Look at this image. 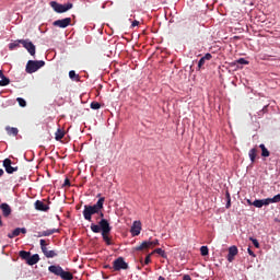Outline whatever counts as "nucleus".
<instances>
[{"mask_svg":"<svg viewBox=\"0 0 280 280\" xmlns=\"http://www.w3.org/2000/svg\"><path fill=\"white\" fill-rule=\"evenodd\" d=\"M0 209L2 210V215L4 218H9V215L12 214V208H10V205L8 203L0 205Z\"/></svg>","mask_w":280,"mask_h":280,"instance_id":"nucleus-15","label":"nucleus"},{"mask_svg":"<svg viewBox=\"0 0 280 280\" xmlns=\"http://www.w3.org/2000/svg\"><path fill=\"white\" fill-rule=\"evenodd\" d=\"M261 200H262V207H268V205H272L271 198L261 199Z\"/></svg>","mask_w":280,"mask_h":280,"instance_id":"nucleus-35","label":"nucleus"},{"mask_svg":"<svg viewBox=\"0 0 280 280\" xmlns=\"http://www.w3.org/2000/svg\"><path fill=\"white\" fill-rule=\"evenodd\" d=\"M237 253H240L237 246L233 245L229 247V254L226 259L230 264H233V261H235V256L237 255Z\"/></svg>","mask_w":280,"mask_h":280,"instance_id":"nucleus-10","label":"nucleus"},{"mask_svg":"<svg viewBox=\"0 0 280 280\" xmlns=\"http://www.w3.org/2000/svg\"><path fill=\"white\" fill-rule=\"evenodd\" d=\"M104 197H101L96 203L93 206L85 205L83 209V218L88 222H93V215H97L100 213L98 209H104Z\"/></svg>","mask_w":280,"mask_h":280,"instance_id":"nucleus-2","label":"nucleus"},{"mask_svg":"<svg viewBox=\"0 0 280 280\" xmlns=\"http://www.w3.org/2000/svg\"><path fill=\"white\" fill-rule=\"evenodd\" d=\"M237 65H249L248 60L244 59V58H240L238 60H236Z\"/></svg>","mask_w":280,"mask_h":280,"instance_id":"nucleus-38","label":"nucleus"},{"mask_svg":"<svg viewBox=\"0 0 280 280\" xmlns=\"http://www.w3.org/2000/svg\"><path fill=\"white\" fill-rule=\"evenodd\" d=\"M259 148L261 150V156L264 158L270 156V151L266 149V144H259Z\"/></svg>","mask_w":280,"mask_h":280,"instance_id":"nucleus-26","label":"nucleus"},{"mask_svg":"<svg viewBox=\"0 0 280 280\" xmlns=\"http://www.w3.org/2000/svg\"><path fill=\"white\" fill-rule=\"evenodd\" d=\"M63 187H71V182L69 180V178L65 179Z\"/></svg>","mask_w":280,"mask_h":280,"instance_id":"nucleus-42","label":"nucleus"},{"mask_svg":"<svg viewBox=\"0 0 280 280\" xmlns=\"http://www.w3.org/2000/svg\"><path fill=\"white\" fill-rule=\"evenodd\" d=\"M200 253L202 257H207V255H209V247L207 246H201L200 247Z\"/></svg>","mask_w":280,"mask_h":280,"instance_id":"nucleus-32","label":"nucleus"},{"mask_svg":"<svg viewBox=\"0 0 280 280\" xmlns=\"http://www.w3.org/2000/svg\"><path fill=\"white\" fill-rule=\"evenodd\" d=\"M31 255H32V253L25 252V250H21L19 253V256L21 257V259H24V261H26V262L28 261Z\"/></svg>","mask_w":280,"mask_h":280,"instance_id":"nucleus-24","label":"nucleus"},{"mask_svg":"<svg viewBox=\"0 0 280 280\" xmlns=\"http://www.w3.org/2000/svg\"><path fill=\"white\" fill-rule=\"evenodd\" d=\"M54 27H60L61 30H65L71 25V18H65L62 20H56L52 22Z\"/></svg>","mask_w":280,"mask_h":280,"instance_id":"nucleus-7","label":"nucleus"},{"mask_svg":"<svg viewBox=\"0 0 280 280\" xmlns=\"http://www.w3.org/2000/svg\"><path fill=\"white\" fill-rule=\"evenodd\" d=\"M16 102L19 103V106H21L22 108H25L27 106V102H25V100L22 97H18Z\"/></svg>","mask_w":280,"mask_h":280,"instance_id":"nucleus-30","label":"nucleus"},{"mask_svg":"<svg viewBox=\"0 0 280 280\" xmlns=\"http://www.w3.org/2000/svg\"><path fill=\"white\" fill-rule=\"evenodd\" d=\"M50 8L57 12V14H63V12H69L73 8V3L69 2L66 4H60L57 1L50 2Z\"/></svg>","mask_w":280,"mask_h":280,"instance_id":"nucleus-4","label":"nucleus"},{"mask_svg":"<svg viewBox=\"0 0 280 280\" xmlns=\"http://www.w3.org/2000/svg\"><path fill=\"white\" fill-rule=\"evenodd\" d=\"M152 248V243L150 241H144L140 245L135 247V250H148Z\"/></svg>","mask_w":280,"mask_h":280,"instance_id":"nucleus-16","label":"nucleus"},{"mask_svg":"<svg viewBox=\"0 0 280 280\" xmlns=\"http://www.w3.org/2000/svg\"><path fill=\"white\" fill-rule=\"evenodd\" d=\"M21 45L25 50L28 51L32 56H36V46L30 39H20Z\"/></svg>","mask_w":280,"mask_h":280,"instance_id":"nucleus-6","label":"nucleus"},{"mask_svg":"<svg viewBox=\"0 0 280 280\" xmlns=\"http://www.w3.org/2000/svg\"><path fill=\"white\" fill-rule=\"evenodd\" d=\"M38 261H40V256L38 254H34L33 256L31 255L28 257V260L26 261V264L28 266H36V264H38Z\"/></svg>","mask_w":280,"mask_h":280,"instance_id":"nucleus-17","label":"nucleus"},{"mask_svg":"<svg viewBox=\"0 0 280 280\" xmlns=\"http://www.w3.org/2000/svg\"><path fill=\"white\" fill-rule=\"evenodd\" d=\"M104 208H98V212H96L95 220H104V212L102 211Z\"/></svg>","mask_w":280,"mask_h":280,"instance_id":"nucleus-34","label":"nucleus"},{"mask_svg":"<svg viewBox=\"0 0 280 280\" xmlns=\"http://www.w3.org/2000/svg\"><path fill=\"white\" fill-rule=\"evenodd\" d=\"M229 200H231V197H229V198L226 199V202H229Z\"/></svg>","mask_w":280,"mask_h":280,"instance_id":"nucleus-51","label":"nucleus"},{"mask_svg":"<svg viewBox=\"0 0 280 280\" xmlns=\"http://www.w3.org/2000/svg\"><path fill=\"white\" fill-rule=\"evenodd\" d=\"M152 255H154V253H151V254H149L147 257H145V259H144V264H145V266H148V264H150L151 261H152Z\"/></svg>","mask_w":280,"mask_h":280,"instance_id":"nucleus-37","label":"nucleus"},{"mask_svg":"<svg viewBox=\"0 0 280 280\" xmlns=\"http://www.w3.org/2000/svg\"><path fill=\"white\" fill-rule=\"evenodd\" d=\"M39 245H40L42 253H43L44 250L47 249V246L49 245V243H47V241H45V240L42 238V240L39 241Z\"/></svg>","mask_w":280,"mask_h":280,"instance_id":"nucleus-31","label":"nucleus"},{"mask_svg":"<svg viewBox=\"0 0 280 280\" xmlns=\"http://www.w3.org/2000/svg\"><path fill=\"white\" fill-rule=\"evenodd\" d=\"M225 198H231V192H229V190L225 191Z\"/></svg>","mask_w":280,"mask_h":280,"instance_id":"nucleus-46","label":"nucleus"},{"mask_svg":"<svg viewBox=\"0 0 280 280\" xmlns=\"http://www.w3.org/2000/svg\"><path fill=\"white\" fill-rule=\"evenodd\" d=\"M4 172H3V168H0V178L1 176H3Z\"/></svg>","mask_w":280,"mask_h":280,"instance_id":"nucleus-48","label":"nucleus"},{"mask_svg":"<svg viewBox=\"0 0 280 280\" xmlns=\"http://www.w3.org/2000/svg\"><path fill=\"white\" fill-rule=\"evenodd\" d=\"M130 267L128 262L124 259V257H118L113 261V270L115 272H119V270H128Z\"/></svg>","mask_w":280,"mask_h":280,"instance_id":"nucleus-5","label":"nucleus"},{"mask_svg":"<svg viewBox=\"0 0 280 280\" xmlns=\"http://www.w3.org/2000/svg\"><path fill=\"white\" fill-rule=\"evenodd\" d=\"M153 254L156 253V255H160L161 257H163L164 259L167 257V255L165 254V250H163L162 248H156L152 252Z\"/></svg>","mask_w":280,"mask_h":280,"instance_id":"nucleus-29","label":"nucleus"},{"mask_svg":"<svg viewBox=\"0 0 280 280\" xmlns=\"http://www.w3.org/2000/svg\"><path fill=\"white\" fill-rule=\"evenodd\" d=\"M151 248H154V246H159V240L150 241Z\"/></svg>","mask_w":280,"mask_h":280,"instance_id":"nucleus-41","label":"nucleus"},{"mask_svg":"<svg viewBox=\"0 0 280 280\" xmlns=\"http://www.w3.org/2000/svg\"><path fill=\"white\" fill-rule=\"evenodd\" d=\"M5 131L9 135V137H16L19 135V129L16 127H5Z\"/></svg>","mask_w":280,"mask_h":280,"instance_id":"nucleus-19","label":"nucleus"},{"mask_svg":"<svg viewBox=\"0 0 280 280\" xmlns=\"http://www.w3.org/2000/svg\"><path fill=\"white\" fill-rule=\"evenodd\" d=\"M130 233L132 237L141 234V221H135L131 225Z\"/></svg>","mask_w":280,"mask_h":280,"instance_id":"nucleus-9","label":"nucleus"},{"mask_svg":"<svg viewBox=\"0 0 280 280\" xmlns=\"http://www.w3.org/2000/svg\"><path fill=\"white\" fill-rule=\"evenodd\" d=\"M60 230L52 229V230H46L42 232H37L34 237H49L50 235H54V233H58Z\"/></svg>","mask_w":280,"mask_h":280,"instance_id":"nucleus-12","label":"nucleus"},{"mask_svg":"<svg viewBox=\"0 0 280 280\" xmlns=\"http://www.w3.org/2000/svg\"><path fill=\"white\" fill-rule=\"evenodd\" d=\"M35 209H36V211H47L49 209V206L45 205V202H43L40 200H36Z\"/></svg>","mask_w":280,"mask_h":280,"instance_id":"nucleus-18","label":"nucleus"},{"mask_svg":"<svg viewBox=\"0 0 280 280\" xmlns=\"http://www.w3.org/2000/svg\"><path fill=\"white\" fill-rule=\"evenodd\" d=\"M249 240L254 244L255 248H259V241H257V238L249 237Z\"/></svg>","mask_w":280,"mask_h":280,"instance_id":"nucleus-40","label":"nucleus"},{"mask_svg":"<svg viewBox=\"0 0 280 280\" xmlns=\"http://www.w3.org/2000/svg\"><path fill=\"white\" fill-rule=\"evenodd\" d=\"M20 45H21V39L15 40V42L9 44V49L12 51V50L16 49V47H20Z\"/></svg>","mask_w":280,"mask_h":280,"instance_id":"nucleus-28","label":"nucleus"},{"mask_svg":"<svg viewBox=\"0 0 280 280\" xmlns=\"http://www.w3.org/2000/svg\"><path fill=\"white\" fill-rule=\"evenodd\" d=\"M211 58H213V56L210 52H207L203 57H201L198 62V71H200V69H205V63L207 60H211Z\"/></svg>","mask_w":280,"mask_h":280,"instance_id":"nucleus-13","label":"nucleus"},{"mask_svg":"<svg viewBox=\"0 0 280 280\" xmlns=\"http://www.w3.org/2000/svg\"><path fill=\"white\" fill-rule=\"evenodd\" d=\"M49 272H52V275H56L57 277H61L65 269L60 266L52 265L48 267Z\"/></svg>","mask_w":280,"mask_h":280,"instance_id":"nucleus-14","label":"nucleus"},{"mask_svg":"<svg viewBox=\"0 0 280 280\" xmlns=\"http://www.w3.org/2000/svg\"><path fill=\"white\" fill-rule=\"evenodd\" d=\"M43 253H44L45 257H47V259L58 257V253H56V250H49L46 248V250H44Z\"/></svg>","mask_w":280,"mask_h":280,"instance_id":"nucleus-21","label":"nucleus"},{"mask_svg":"<svg viewBox=\"0 0 280 280\" xmlns=\"http://www.w3.org/2000/svg\"><path fill=\"white\" fill-rule=\"evenodd\" d=\"M69 78H70V80H75V78H77V80H79L80 77L78 74H75V72L73 70H71L69 72Z\"/></svg>","mask_w":280,"mask_h":280,"instance_id":"nucleus-36","label":"nucleus"},{"mask_svg":"<svg viewBox=\"0 0 280 280\" xmlns=\"http://www.w3.org/2000/svg\"><path fill=\"white\" fill-rule=\"evenodd\" d=\"M63 138H65V130L62 129L57 130L55 133L56 141H60Z\"/></svg>","mask_w":280,"mask_h":280,"instance_id":"nucleus-25","label":"nucleus"},{"mask_svg":"<svg viewBox=\"0 0 280 280\" xmlns=\"http://www.w3.org/2000/svg\"><path fill=\"white\" fill-rule=\"evenodd\" d=\"M158 280H165L163 276H160Z\"/></svg>","mask_w":280,"mask_h":280,"instance_id":"nucleus-50","label":"nucleus"},{"mask_svg":"<svg viewBox=\"0 0 280 280\" xmlns=\"http://www.w3.org/2000/svg\"><path fill=\"white\" fill-rule=\"evenodd\" d=\"M21 233H23V235H25V233H27V229L16 228L15 230H13L12 233L8 234V237H9V240H14V237H19V235H21Z\"/></svg>","mask_w":280,"mask_h":280,"instance_id":"nucleus-11","label":"nucleus"},{"mask_svg":"<svg viewBox=\"0 0 280 280\" xmlns=\"http://www.w3.org/2000/svg\"><path fill=\"white\" fill-rule=\"evenodd\" d=\"M248 156H249L252 163H255V159H257V149L253 148L252 150H249Z\"/></svg>","mask_w":280,"mask_h":280,"instance_id":"nucleus-23","label":"nucleus"},{"mask_svg":"<svg viewBox=\"0 0 280 280\" xmlns=\"http://www.w3.org/2000/svg\"><path fill=\"white\" fill-rule=\"evenodd\" d=\"M226 209H231V200L226 201Z\"/></svg>","mask_w":280,"mask_h":280,"instance_id":"nucleus-47","label":"nucleus"},{"mask_svg":"<svg viewBox=\"0 0 280 280\" xmlns=\"http://www.w3.org/2000/svg\"><path fill=\"white\" fill-rule=\"evenodd\" d=\"M60 277L63 280H72L73 279V273H71L69 271H62Z\"/></svg>","mask_w":280,"mask_h":280,"instance_id":"nucleus-27","label":"nucleus"},{"mask_svg":"<svg viewBox=\"0 0 280 280\" xmlns=\"http://www.w3.org/2000/svg\"><path fill=\"white\" fill-rule=\"evenodd\" d=\"M183 280H191V276L185 275V276L183 277Z\"/></svg>","mask_w":280,"mask_h":280,"instance_id":"nucleus-45","label":"nucleus"},{"mask_svg":"<svg viewBox=\"0 0 280 280\" xmlns=\"http://www.w3.org/2000/svg\"><path fill=\"white\" fill-rule=\"evenodd\" d=\"M90 229L92 233H102V237L107 246H113V241H110V236H108L110 234V231H113V228H110V223H108V220H100L98 224L91 223Z\"/></svg>","mask_w":280,"mask_h":280,"instance_id":"nucleus-1","label":"nucleus"},{"mask_svg":"<svg viewBox=\"0 0 280 280\" xmlns=\"http://www.w3.org/2000/svg\"><path fill=\"white\" fill-rule=\"evenodd\" d=\"M1 226H3V221L1 220V215H0V229Z\"/></svg>","mask_w":280,"mask_h":280,"instance_id":"nucleus-49","label":"nucleus"},{"mask_svg":"<svg viewBox=\"0 0 280 280\" xmlns=\"http://www.w3.org/2000/svg\"><path fill=\"white\" fill-rule=\"evenodd\" d=\"M271 202H272V203L280 202V194L273 196V197L271 198Z\"/></svg>","mask_w":280,"mask_h":280,"instance_id":"nucleus-39","label":"nucleus"},{"mask_svg":"<svg viewBox=\"0 0 280 280\" xmlns=\"http://www.w3.org/2000/svg\"><path fill=\"white\" fill-rule=\"evenodd\" d=\"M0 86H8L10 84V80L3 74V70H0Z\"/></svg>","mask_w":280,"mask_h":280,"instance_id":"nucleus-20","label":"nucleus"},{"mask_svg":"<svg viewBox=\"0 0 280 280\" xmlns=\"http://www.w3.org/2000/svg\"><path fill=\"white\" fill-rule=\"evenodd\" d=\"M44 65H45L44 60H28L26 63L25 71L26 73H36L38 69H43Z\"/></svg>","mask_w":280,"mask_h":280,"instance_id":"nucleus-3","label":"nucleus"},{"mask_svg":"<svg viewBox=\"0 0 280 280\" xmlns=\"http://www.w3.org/2000/svg\"><path fill=\"white\" fill-rule=\"evenodd\" d=\"M248 205H253V207H256L257 209H261L264 207L262 199H256L254 202H250V200H247Z\"/></svg>","mask_w":280,"mask_h":280,"instance_id":"nucleus-22","label":"nucleus"},{"mask_svg":"<svg viewBox=\"0 0 280 280\" xmlns=\"http://www.w3.org/2000/svg\"><path fill=\"white\" fill-rule=\"evenodd\" d=\"M247 253L248 255H250V257H255V252H253V249L248 248Z\"/></svg>","mask_w":280,"mask_h":280,"instance_id":"nucleus-44","label":"nucleus"},{"mask_svg":"<svg viewBox=\"0 0 280 280\" xmlns=\"http://www.w3.org/2000/svg\"><path fill=\"white\" fill-rule=\"evenodd\" d=\"M90 106L92 110H100V108H102V105L97 102H92Z\"/></svg>","mask_w":280,"mask_h":280,"instance_id":"nucleus-33","label":"nucleus"},{"mask_svg":"<svg viewBox=\"0 0 280 280\" xmlns=\"http://www.w3.org/2000/svg\"><path fill=\"white\" fill-rule=\"evenodd\" d=\"M3 167L7 172V174H14V172H19V167L18 166H12V160L10 159H5L3 161Z\"/></svg>","mask_w":280,"mask_h":280,"instance_id":"nucleus-8","label":"nucleus"},{"mask_svg":"<svg viewBox=\"0 0 280 280\" xmlns=\"http://www.w3.org/2000/svg\"><path fill=\"white\" fill-rule=\"evenodd\" d=\"M139 26V21L135 20L132 23H131V27H137Z\"/></svg>","mask_w":280,"mask_h":280,"instance_id":"nucleus-43","label":"nucleus"}]
</instances>
